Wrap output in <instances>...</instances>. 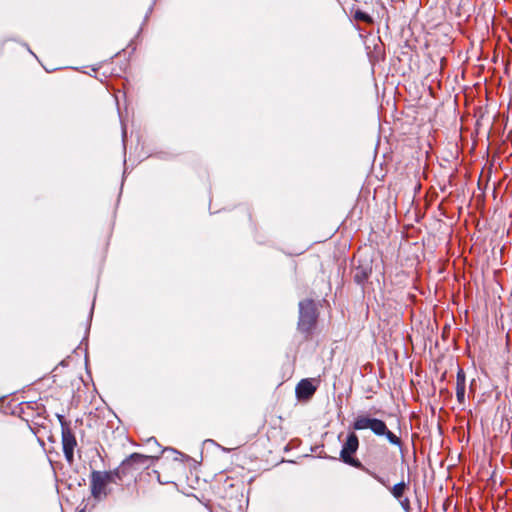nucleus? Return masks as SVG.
<instances>
[{"mask_svg":"<svg viewBox=\"0 0 512 512\" xmlns=\"http://www.w3.org/2000/svg\"><path fill=\"white\" fill-rule=\"evenodd\" d=\"M128 458L122 460L121 464L110 471L93 470L90 474V490L92 497L101 501L107 496L106 486L109 483L119 484L126 475Z\"/></svg>","mask_w":512,"mask_h":512,"instance_id":"f257e3e1","label":"nucleus"},{"mask_svg":"<svg viewBox=\"0 0 512 512\" xmlns=\"http://www.w3.org/2000/svg\"><path fill=\"white\" fill-rule=\"evenodd\" d=\"M352 428L358 431L370 429L376 436L386 437L389 443L399 447L402 446L400 437L391 432L386 423L381 419L373 418L368 415H358L352 424Z\"/></svg>","mask_w":512,"mask_h":512,"instance_id":"f03ea898","label":"nucleus"},{"mask_svg":"<svg viewBox=\"0 0 512 512\" xmlns=\"http://www.w3.org/2000/svg\"><path fill=\"white\" fill-rule=\"evenodd\" d=\"M358 447H359L358 436L354 432L348 434L347 439H346L345 443L343 444L342 450L340 452L342 461L350 466H353V467L367 473L368 475L373 477L377 482L382 484L384 487H388V484L384 480L383 477L379 476L375 472L368 469L358 459L352 457V455L357 451Z\"/></svg>","mask_w":512,"mask_h":512,"instance_id":"7ed1b4c3","label":"nucleus"},{"mask_svg":"<svg viewBox=\"0 0 512 512\" xmlns=\"http://www.w3.org/2000/svg\"><path fill=\"white\" fill-rule=\"evenodd\" d=\"M317 318L318 312L313 300L305 299L299 302L298 330L301 333L309 336L316 326Z\"/></svg>","mask_w":512,"mask_h":512,"instance_id":"20e7f679","label":"nucleus"},{"mask_svg":"<svg viewBox=\"0 0 512 512\" xmlns=\"http://www.w3.org/2000/svg\"><path fill=\"white\" fill-rule=\"evenodd\" d=\"M147 445V454L138 452L130 454V467L138 465L140 467L148 468L152 465L155 459H158L161 451L156 439L153 437L148 439Z\"/></svg>","mask_w":512,"mask_h":512,"instance_id":"39448f33","label":"nucleus"},{"mask_svg":"<svg viewBox=\"0 0 512 512\" xmlns=\"http://www.w3.org/2000/svg\"><path fill=\"white\" fill-rule=\"evenodd\" d=\"M61 438L65 459L71 465L74 462V449L77 445L75 435L70 428H65L64 431H61Z\"/></svg>","mask_w":512,"mask_h":512,"instance_id":"423d86ee","label":"nucleus"},{"mask_svg":"<svg viewBox=\"0 0 512 512\" xmlns=\"http://www.w3.org/2000/svg\"><path fill=\"white\" fill-rule=\"evenodd\" d=\"M316 392V386L310 379L301 380L296 387V395L300 400H309Z\"/></svg>","mask_w":512,"mask_h":512,"instance_id":"0eeeda50","label":"nucleus"},{"mask_svg":"<svg viewBox=\"0 0 512 512\" xmlns=\"http://www.w3.org/2000/svg\"><path fill=\"white\" fill-rule=\"evenodd\" d=\"M384 480L389 484L388 480ZM386 488L391 492L395 499L399 500L404 497L405 491L408 489V485L404 481H401L392 487L388 485Z\"/></svg>","mask_w":512,"mask_h":512,"instance_id":"6e6552de","label":"nucleus"},{"mask_svg":"<svg viewBox=\"0 0 512 512\" xmlns=\"http://www.w3.org/2000/svg\"><path fill=\"white\" fill-rule=\"evenodd\" d=\"M370 271L371 270H368L367 268L364 267H357L354 274V280L358 284L364 283L368 279Z\"/></svg>","mask_w":512,"mask_h":512,"instance_id":"1a4fd4ad","label":"nucleus"},{"mask_svg":"<svg viewBox=\"0 0 512 512\" xmlns=\"http://www.w3.org/2000/svg\"><path fill=\"white\" fill-rule=\"evenodd\" d=\"M353 17L356 21H361L367 24L373 23L372 17L366 12L361 11L360 9L355 10Z\"/></svg>","mask_w":512,"mask_h":512,"instance_id":"9d476101","label":"nucleus"},{"mask_svg":"<svg viewBox=\"0 0 512 512\" xmlns=\"http://www.w3.org/2000/svg\"><path fill=\"white\" fill-rule=\"evenodd\" d=\"M465 389L466 386H456V397L461 404L465 402Z\"/></svg>","mask_w":512,"mask_h":512,"instance_id":"9b49d317","label":"nucleus"},{"mask_svg":"<svg viewBox=\"0 0 512 512\" xmlns=\"http://www.w3.org/2000/svg\"><path fill=\"white\" fill-rule=\"evenodd\" d=\"M456 386H466V378L463 369H459L457 372Z\"/></svg>","mask_w":512,"mask_h":512,"instance_id":"f8f14e48","label":"nucleus"},{"mask_svg":"<svg viewBox=\"0 0 512 512\" xmlns=\"http://www.w3.org/2000/svg\"><path fill=\"white\" fill-rule=\"evenodd\" d=\"M120 121L122 126V138H123V148L124 152L126 151V137H127V130H126V124L124 120L122 119V116L120 115Z\"/></svg>","mask_w":512,"mask_h":512,"instance_id":"ddd939ff","label":"nucleus"},{"mask_svg":"<svg viewBox=\"0 0 512 512\" xmlns=\"http://www.w3.org/2000/svg\"><path fill=\"white\" fill-rule=\"evenodd\" d=\"M398 501H399L401 507L403 508V510H405L406 512H409V510H410L409 498L403 497V498L399 499Z\"/></svg>","mask_w":512,"mask_h":512,"instance_id":"4468645a","label":"nucleus"},{"mask_svg":"<svg viewBox=\"0 0 512 512\" xmlns=\"http://www.w3.org/2000/svg\"><path fill=\"white\" fill-rule=\"evenodd\" d=\"M57 419L60 423L61 431H64L65 428H70L69 423L67 422V420L65 419V417L63 415L57 414Z\"/></svg>","mask_w":512,"mask_h":512,"instance_id":"2eb2a0df","label":"nucleus"},{"mask_svg":"<svg viewBox=\"0 0 512 512\" xmlns=\"http://www.w3.org/2000/svg\"><path fill=\"white\" fill-rule=\"evenodd\" d=\"M79 512H84V509L80 510Z\"/></svg>","mask_w":512,"mask_h":512,"instance_id":"dca6fc26","label":"nucleus"}]
</instances>
